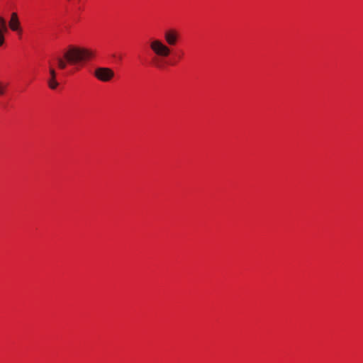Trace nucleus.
I'll return each mask as SVG.
<instances>
[{
  "label": "nucleus",
  "instance_id": "f257e3e1",
  "mask_svg": "<svg viewBox=\"0 0 363 363\" xmlns=\"http://www.w3.org/2000/svg\"><path fill=\"white\" fill-rule=\"evenodd\" d=\"M96 51L92 48L69 45L63 51L61 57H57L54 62H49V76L48 85L52 90H55L59 86L56 79L57 72L55 66L60 70H65L68 67L69 74H74L86 65V63L95 60Z\"/></svg>",
  "mask_w": 363,
  "mask_h": 363
},
{
  "label": "nucleus",
  "instance_id": "f03ea898",
  "mask_svg": "<svg viewBox=\"0 0 363 363\" xmlns=\"http://www.w3.org/2000/svg\"><path fill=\"white\" fill-rule=\"evenodd\" d=\"M164 42L160 39H151L149 47L153 55L150 60V65L159 69H164L169 64L167 58L172 54L171 47L178 45L181 39L180 32L175 28H169L164 30L163 34ZM176 63H171L174 65Z\"/></svg>",
  "mask_w": 363,
  "mask_h": 363
},
{
  "label": "nucleus",
  "instance_id": "7ed1b4c3",
  "mask_svg": "<svg viewBox=\"0 0 363 363\" xmlns=\"http://www.w3.org/2000/svg\"><path fill=\"white\" fill-rule=\"evenodd\" d=\"M94 76L100 82H109L114 78L115 72L109 67H99L94 69Z\"/></svg>",
  "mask_w": 363,
  "mask_h": 363
},
{
  "label": "nucleus",
  "instance_id": "20e7f679",
  "mask_svg": "<svg viewBox=\"0 0 363 363\" xmlns=\"http://www.w3.org/2000/svg\"><path fill=\"white\" fill-rule=\"evenodd\" d=\"M9 27L12 31L17 33L19 38H21L23 30L17 13L13 12L11 14Z\"/></svg>",
  "mask_w": 363,
  "mask_h": 363
},
{
  "label": "nucleus",
  "instance_id": "39448f33",
  "mask_svg": "<svg viewBox=\"0 0 363 363\" xmlns=\"http://www.w3.org/2000/svg\"><path fill=\"white\" fill-rule=\"evenodd\" d=\"M8 86L9 83L7 82L0 80V96H3L6 94Z\"/></svg>",
  "mask_w": 363,
  "mask_h": 363
},
{
  "label": "nucleus",
  "instance_id": "423d86ee",
  "mask_svg": "<svg viewBox=\"0 0 363 363\" xmlns=\"http://www.w3.org/2000/svg\"><path fill=\"white\" fill-rule=\"evenodd\" d=\"M0 32L6 33L8 32L6 20L2 16H0Z\"/></svg>",
  "mask_w": 363,
  "mask_h": 363
},
{
  "label": "nucleus",
  "instance_id": "0eeeda50",
  "mask_svg": "<svg viewBox=\"0 0 363 363\" xmlns=\"http://www.w3.org/2000/svg\"><path fill=\"white\" fill-rule=\"evenodd\" d=\"M5 34L6 33L0 32V48L2 47L5 43Z\"/></svg>",
  "mask_w": 363,
  "mask_h": 363
},
{
  "label": "nucleus",
  "instance_id": "6e6552de",
  "mask_svg": "<svg viewBox=\"0 0 363 363\" xmlns=\"http://www.w3.org/2000/svg\"><path fill=\"white\" fill-rule=\"evenodd\" d=\"M182 56H183V54H182L181 55H179V56L178 57V59H179V60H181V59L182 58Z\"/></svg>",
  "mask_w": 363,
  "mask_h": 363
}]
</instances>
